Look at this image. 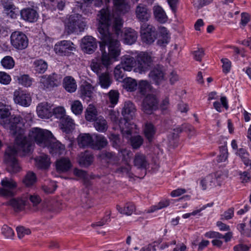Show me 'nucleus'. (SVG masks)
Returning <instances> with one entry per match:
<instances>
[{
    "mask_svg": "<svg viewBox=\"0 0 251 251\" xmlns=\"http://www.w3.org/2000/svg\"><path fill=\"white\" fill-rule=\"evenodd\" d=\"M52 105L43 102L37 106L36 111L38 116L41 118L49 119L52 116Z\"/></svg>",
    "mask_w": 251,
    "mask_h": 251,
    "instance_id": "6ab92c4d",
    "label": "nucleus"
},
{
    "mask_svg": "<svg viewBox=\"0 0 251 251\" xmlns=\"http://www.w3.org/2000/svg\"><path fill=\"white\" fill-rule=\"evenodd\" d=\"M94 88L89 83H84L80 86V97L87 101H89L93 97Z\"/></svg>",
    "mask_w": 251,
    "mask_h": 251,
    "instance_id": "412c9836",
    "label": "nucleus"
},
{
    "mask_svg": "<svg viewBox=\"0 0 251 251\" xmlns=\"http://www.w3.org/2000/svg\"><path fill=\"white\" fill-rule=\"evenodd\" d=\"M3 12L11 18H16L19 10L13 3L12 0H1Z\"/></svg>",
    "mask_w": 251,
    "mask_h": 251,
    "instance_id": "a211bd4d",
    "label": "nucleus"
},
{
    "mask_svg": "<svg viewBox=\"0 0 251 251\" xmlns=\"http://www.w3.org/2000/svg\"><path fill=\"white\" fill-rule=\"evenodd\" d=\"M141 36L143 42L150 44L157 38V32L152 25L143 23L141 26Z\"/></svg>",
    "mask_w": 251,
    "mask_h": 251,
    "instance_id": "0eeeda50",
    "label": "nucleus"
},
{
    "mask_svg": "<svg viewBox=\"0 0 251 251\" xmlns=\"http://www.w3.org/2000/svg\"><path fill=\"white\" fill-rule=\"evenodd\" d=\"M175 130H177V132H182L186 131L191 133V135H193L194 134V127L189 124H184L181 126L180 127H177L176 128Z\"/></svg>",
    "mask_w": 251,
    "mask_h": 251,
    "instance_id": "5fc2aeb1",
    "label": "nucleus"
},
{
    "mask_svg": "<svg viewBox=\"0 0 251 251\" xmlns=\"http://www.w3.org/2000/svg\"><path fill=\"white\" fill-rule=\"evenodd\" d=\"M153 15L155 20L160 23L167 22L168 17L163 8L159 6H154L153 7Z\"/></svg>",
    "mask_w": 251,
    "mask_h": 251,
    "instance_id": "393cba45",
    "label": "nucleus"
},
{
    "mask_svg": "<svg viewBox=\"0 0 251 251\" xmlns=\"http://www.w3.org/2000/svg\"><path fill=\"white\" fill-rule=\"evenodd\" d=\"M149 77L156 85H159L165 80L162 68L159 65L155 67L149 74Z\"/></svg>",
    "mask_w": 251,
    "mask_h": 251,
    "instance_id": "f3484780",
    "label": "nucleus"
},
{
    "mask_svg": "<svg viewBox=\"0 0 251 251\" xmlns=\"http://www.w3.org/2000/svg\"><path fill=\"white\" fill-rule=\"evenodd\" d=\"M120 65L123 67L124 70L130 72L136 66V60L132 56L125 55L121 58Z\"/></svg>",
    "mask_w": 251,
    "mask_h": 251,
    "instance_id": "aec40b11",
    "label": "nucleus"
},
{
    "mask_svg": "<svg viewBox=\"0 0 251 251\" xmlns=\"http://www.w3.org/2000/svg\"><path fill=\"white\" fill-rule=\"evenodd\" d=\"M143 139L140 136H135L130 137L131 145L133 149L139 148L143 144Z\"/></svg>",
    "mask_w": 251,
    "mask_h": 251,
    "instance_id": "603ef678",
    "label": "nucleus"
},
{
    "mask_svg": "<svg viewBox=\"0 0 251 251\" xmlns=\"http://www.w3.org/2000/svg\"><path fill=\"white\" fill-rule=\"evenodd\" d=\"M21 18L25 21L31 22V9L24 8L21 11Z\"/></svg>",
    "mask_w": 251,
    "mask_h": 251,
    "instance_id": "864d4df0",
    "label": "nucleus"
},
{
    "mask_svg": "<svg viewBox=\"0 0 251 251\" xmlns=\"http://www.w3.org/2000/svg\"><path fill=\"white\" fill-rule=\"evenodd\" d=\"M158 101L155 95L148 94L144 99L142 110L146 114H151L158 108Z\"/></svg>",
    "mask_w": 251,
    "mask_h": 251,
    "instance_id": "1a4fd4ad",
    "label": "nucleus"
},
{
    "mask_svg": "<svg viewBox=\"0 0 251 251\" xmlns=\"http://www.w3.org/2000/svg\"><path fill=\"white\" fill-rule=\"evenodd\" d=\"M28 200L31 201V194L24 195L21 198L12 199L7 202V204L12 207L14 210L18 212L24 209L28 203Z\"/></svg>",
    "mask_w": 251,
    "mask_h": 251,
    "instance_id": "ddd939ff",
    "label": "nucleus"
},
{
    "mask_svg": "<svg viewBox=\"0 0 251 251\" xmlns=\"http://www.w3.org/2000/svg\"><path fill=\"white\" fill-rule=\"evenodd\" d=\"M38 168L47 169L50 166V159L48 155L43 154L34 159Z\"/></svg>",
    "mask_w": 251,
    "mask_h": 251,
    "instance_id": "e433bc0d",
    "label": "nucleus"
},
{
    "mask_svg": "<svg viewBox=\"0 0 251 251\" xmlns=\"http://www.w3.org/2000/svg\"><path fill=\"white\" fill-rule=\"evenodd\" d=\"M125 70L120 64L118 65L114 70V76L117 80L122 81L124 79Z\"/></svg>",
    "mask_w": 251,
    "mask_h": 251,
    "instance_id": "09e8293b",
    "label": "nucleus"
},
{
    "mask_svg": "<svg viewBox=\"0 0 251 251\" xmlns=\"http://www.w3.org/2000/svg\"><path fill=\"white\" fill-rule=\"evenodd\" d=\"M232 232H227L223 235L218 232L209 231L205 233L204 236L209 238H223L226 242H228L232 238Z\"/></svg>",
    "mask_w": 251,
    "mask_h": 251,
    "instance_id": "c756f323",
    "label": "nucleus"
},
{
    "mask_svg": "<svg viewBox=\"0 0 251 251\" xmlns=\"http://www.w3.org/2000/svg\"><path fill=\"white\" fill-rule=\"evenodd\" d=\"M11 78L10 75L4 72H0V83L7 85L10 83Z\"/></svg>",
    "mask_w": 251,
    "mask_h": 251,
    "instance_id": "052dcab7",
    "label": "nucleus"
},
{
    "mask_svg": "<svg viewBox=\"0 0 251 251\" xmlns=\"http://www.w3.org/2000/svg\"><path fill=\"white\" fill-rule=\"evenodd\" d=\"M236 154L239 156L243 162L246 161L249 157V153L245 149L243 148H241L238 150Z\"/></svg>",
    "mask_w": 251,
    "mask_h": 251,
    "instance_id": "338daca9",
    "label": "nucleus"
},
{
    "mask_svg": "<svg viewBox=\"0 0 251 251\" xmlns=\"http://www.w3.org/2000/svg\"><path fill=\"white\" fill-rule=\"evenodd\" d=\"M86 26L82 16L79 14H74L70 16L65 24V30L68 34L83 31Z\"/></svg>",
    "mask_w": 251,
    "mask_h": 251,
    "instance_id": "423d86ee",
    "label": "nucleus"
},
{
    "mask_svg": "<svg viewBox=\"0 0 251 251\" xmlns=\"http://www.w3.org/2000/svg\"><path fill=\"white\" fill-rule=\"evenodd\" d=\"M99 116L97 108L93 104H89L85 112L86 120L89 122H94Z\"/></svg>",
    "mask_w": 251,
    "mask_h": 251,
    "instance_id": "c85d7f7f",
    "label": "nucleus"
},
{
    "mask_svg": "<svg viewBox=\"0 0 251 251\" xmlns=\"http://www.w3.org/2000/svg\"><path fill=\"white\" fill-rule=\"evenodd\" d=\"M61 79L60 75L55 73L43 75L40 79L41 87L44 89L57 87L60 83Z\"/></svg>",
    "mask_w": 251,
    "mask_h": 251,
    "instance_id": "9d476101",
    "label": "nucleus"
},
{
    "mask_svg": "<svg viewBox=\"0 0 251 251\" xmlns=\"http://www.w3.org/2000/svg\"><path fill=\"white\" fill-rule=\"evenodd\" d=\"M100 157L102 159L108 160L109 161H115L116 160V156L114 153L107 151H103L100 154Z\"/></svg>",
    "mask_w": 251,
    "mask_h": 251,
    "instance_id": "680f3d73",
    "label": "nucleus"
},
{
    "mask_svg": "<svg viewBox=\"0 0 251 251\" xmlns=\"http://www.w3.org/2000/svg\"><path fill=\"white\" fill-rule=\"evenodd\" d=\"M61 128L63 132L69 133L74 128L75 124L74 120L69 116H66L60 121Z\"/></svg>",
    "mask_w": 251,
    "mask_h": 251,
    "instance_id": "4be33fe9",
    "label": "nucleus"
},
{
    "mask_svg": "<svg viewBox=\"0 0 251 251\" xmlns=\"http://www.w3.org/2000/svg\"><path fill=\"white\" fill-rule=\"evenodd\" d=\"M137 38V32L134 29L128 28L124 31L123 39L125 43L131 45L135 42Z\"/></svg>",
    "mask_w": 251,
    "mask_h": 251,
    "instance_id": "a878e982",
    "label": "nucleus"
},
{
    "mask_svg": "<svg viewBox=\"0 0 251 251\" xmlns=\"http://www.w3.org/2000/svg\"><path fill=\"white\" fill-rule=\"evenodd\" d=\"M54 51L61 56L69 55L75 50V45L70 41H61L55 45Z\"/></svg>",
    "mask_w": 251,
    "mask_h": 251,
    "instance_id": "9b49d317",
    "label": "nucleus"
},
{
    "mask_svg": "<svg viewBox=\"0 0 251 251\" xmlns=\"http://www.w3.org/2000/svg\"><path fill=\"white\" fill-rule=\"evenodd\" d=\"M241 22H240V25H241V27L243 28L251 20V16L249 14L246 13V12H243L241 14Z\"/></svg>",
    "mask_w": 251,
    "mask_h": 251,
    "instance_id": "0e129e2a",
    "label": "nucleus"
},
{
    "mask_svg": "<svg viewBox=\"0 0 251 251\" xmlns=\"http://www.w3.org/2000/svg\"><path fill=\"white\" fill-rule=\"evenodd\" d=\"M136 109L134 105L130 101H126L122 111V114L124 119L119 121V127L121 133L126 138L130 137L134 128H136V125L131 124L129 120L134 116Z\"/></svg>",
    "mask_w": 251,
    "mask_h": 251,
    "instance_id": "20e7f679",
    "label": "nucleus"
},
{
    "mask_svg": "<svg viewBox=\"0 0 251 251\" xmlns=\"http://www.w3.org/2000/svg\"><path fill=\"white\" fill-rule=\"evenodd\" d=\"M134 166L139 169H146L148 165L146 156L143 154L137 153L134 159Z\"/></svg>",
    "mask_w": 251,
    "mask_h": 251,
    "instance_id": "2f4dec72",
    "label": "nucleus"
},
{
    "mask_svg": "<svg viewBox=\"0 0 251 251\" xmlns=\"http://www.w3.org/2000/svg\"><path fill=\"white\" fill-rule=\"evenodd\" d=\"M223 63V70L225 74L228 73L231 68V62L227 58H223L221 60Z\"/></svg>",
    "mask_w": 251,
    "mask_h": 251,
    "instance_id": "774afa93",
    "label": "nucleus"
},
{
    "mask_svg": "<svg viewBox=\"0 0 251 251\" xmlns=\"http://www.w3.org/2000/svg\"><path fill=\"white\" fill-rule=\"evenodd\" d=\"M152 86L147 80H140L138 84V89L140 93L142 95H145L151 90Z\"/></svg>",
    "mask_w": 251,
    "mask_h": 251,
    "instance_id": "ea45409f",
    "label": "nucleus"
},
{
    "mask_svg": "<svg viewBox=\"0 0 251 251\" xmlns=\"http://www.w3.org/2000/svg\"><path fill=\"white\" fill-rule=\"evenodd\" d=\"M63 87L68 92L73 93L75 91L77 85L75 79L71 76H67L63 79Z\"/></svg>",
    "mask_w": 251,
    "mask_h": 251,
    "instance_id": "cd10ccee",
    "label": "nucleus"
},
{
    "mask_svg": "<svg viewBox=\"0 0 251 251\" xmlns=\"http://www.w3.org/2000/svg\"><path fill=\"white\" fill-rule=\"evenodd\" d=\"M71 110L75 115L80 114L83 110V106L81 102L78 100L73 101L71 104Z\"/></svg>",
    "mask_w": 251,
    "mask_h": 251,
    "instance_id": "49530a36",
    "label": "nucleus"
},
{
    "mask_svg": "<svg viewBox=\"0 0 251 251\" xmlns=\"http://www.w3.org/2000/svg\"><path fill=\"white\" fill-rule=\"evenodd\" d=\"M34 68L36 73L42 74L47 69L48 65L45 61L39 60L34 62Z\"/></svg>",
    "mask_w": 251,
    "mask_h": 251,
    "instance_id": "a19ab883",
    "label": "nucleus"
},
{
    "mask_svg": "<svg viewBox=\"0 0 251 251\" xmlns=\"http://www.w3.org/2000/svg\"><path fill=\"white\" fill-rule=\"evenodd\" d=\"M93 140L94 144L92 145V148L95 149H101L105 147L108 143L106 138L101 135H96Z\"/></svg>",
    "mask_w": 251,
    "mask_h": 251,
    "instance_id": "c9c22d12",
    "label": "nucleus"
},
{
    "mask_svg": "<svg viewBox=\"0 0 251 251\" xmlns=\"http://www.w3.org/2000/svg\"><path fill=\"white\" fill-rule=\"evenodd\" d=\"M170 204L169 200H162L160 201L158 204L153 206L149 210L148 212H153L157 210H159L168 206Z\"/></svg>",
    "mask_w": 251,
    "mask_h": 251,
    "instance_id": "3c124183",
    "label": "nucleus"
},
{
    "mask_svg": "<svg viewBox=\"0 0 251 251\" xmlns=\"http://www.w3.org/2000/svg\"><path fill=\"white\" fill-rule=\"evenodd\" d=\"M135 15L140 22L146 23L151 18V12L147 5L140 3L136 7Z\"/></svg>",
    "mask_w": 251,
    "mask_h": 251,
    "instance_id": "2eb2a0df",
    "label": "nucleus"
},
{
    "mask_svg": "<svg viewBox=\"0 0 251 251\" xmlns=\"http://www.w3.org/2000/svg\"><path fill=\"white\" fill-rule=\"evenodd\" d=\"M119 93L116 90H111L109 92V99L110 103L113 104H116L119 99Z\"/></svg>",
    "mask_w": 251,
    "mask_h": 251,
    "instance_id": "4d7b16f0",
    "label": "nucleus"
},
{
    "mask_svg": "<svg viewBox=\"0 0 251 251\" xmlns=\"http://www.w3.org/2000/svg\"><path fill=\"white\" fill-rule=\"evenodd\" d=\"M78 144L80 147L85 148L94 144V140L89 134H81L77 138Z\"/></svg>",
    "mask_w": 251,
    "mask_h": 251,
    "instance_id": "bb28decb",
    "label": "nucleus"
},
{
    "mask_svg": "<svg viewBox=\"0 0 251 251\" xmlns=\"http://www.w3.org/2000/svg\"><path fill=\"white\" fill-rule=\"evenodd\" d=\"M10 38L12 46L17 50H24L28 46L27 38L22 32L15 31L13 32Z\"/></svg>",
    "mask_w": 251,
    "mask_h": 251,
    "instance_id": "6e6552de",
    "label": "nucleus"
},
{
    "mask_svg": "<svg viewBox=\"0 0 251 251\" xmlns=\"http://www.w3.org/2000/svg\"><path fill=\"white\" fill-rule=\"evenodd\" d=\"M94 122V126L98 131L104 132L107 130L108 126L106 120L103 117L99 116Z\"/></svg>",
    "mask_w": 251,
    "mask_h": 251,
    "instance_id": "7c9ffc66",
    "label": "nucleus"
},
{
    "mask_svg": "<svg viewBox=\"0 0 251 251\" xmlns=\"http://www.w3.org/2000/svg\"><path fill=\"white\" fill-rule=\"evenodd\" d=\"M61 121L66 116V111L63 107L58 106L53 109L52 116Z\"/></svg>",
    "mask_w": 251,
    "mask_h": 251,
    "instance_id": "a18cd8bd",
    "label": "nucleus"
},
{
    "mask_svg": "<svg viewBox=\"0 0 251 251\" xmlns=\"http://www.w3.org/2000/svg\"><path fill=\"white\" fill-rule=\"evenodd\" d=\"M99 24L98 31L101 40L100 50L102 52L100 62L93 61L92 70L97 74L104 68H108L120 55L121 49L118 37L122 36L123 21L119 16L111 14L108 8L102 9L98 15Z\"/></svg>",
    "mask_w": 251,
    "mask_h": 251,
    "instance_id": "f257e3e1",
    "label": "nucleus"
},
{
    "mask_svg": "<svg viewBox=\"0 0 251 251\" xmlns=\"http://www.w3.org/2000/svg\"><path fill=\"white\" fill-rule=\"evenodd\" d=\"M116 10L120 13L125 14L128 12L130 6L126 0H113Z\"/></svg>",
    "mask_w": 251,
    "mask_h": 251,
    "instance_id": "72a5a7b5",
    "label": "nucleus"
},
{
    "mask_svg": "<svg viewBox=\"0 0 251 251\" xmlns=\"http://www.w3.org/2000/svg\"><path fill=\"white\" fill-rule=\"evenodd\" d=\"M32 138L41 147H48L52 156L58 157L65 151V146L54 138L50 131L38 128H32Z\"/></svg>",
    "mask_w": 251,
    "mask_h": 251,
    "instance_id": "7ed1b4c3",
    "label": "nucleus"
},
{
    "mask_svg": "<svg viewBox=\"0 0 251 251\" xmlns=\"http://www.w3.org/2000/svg\"><path fill=\"white\" fill-rule=\"evenodd\" d=\"M74 175L83 180V183L86 186L91 184L90 179H93V176L88 175L86 172L75 168L73 171Z\"/></svg>",
    "mask_w": 251,
    "mask_h": 251,
    "instance_id": "b1692460",
    "label": "nucleus"
},
{
    "mask_svg": "<svg viewBox=\"0 0 251 251\" xmlns=\"http://www.w3.org/2000/svg\"><path fill=\"white\" fill-rule=\"evenodd\" d=\"M125 87L127 91L132 92L136 89L137 86L136 80L131 78H127L125 79Z\"/></svg>",
    "mask_w": 251,
    "mask_h": 251,
    "instance_id": "8fccbe9b",
    "label": "nucleus"
},
{
    "mask_svg": "<svg viewBox=\"0 0 251 251\" xmlns=\"http://www.w3.org/2000/svg\"><path fill=\"white\" fill-rule=\"evenodd\" d=\"M2 66L6 69H12L15 66V61L10 56H6L1 60Z\"/></svg>",
    "mask_w": 251,
    "mask_h": 251,
    "instance_id": "c03bdc74",
    "label": "nucleus"
},
{
    "mask_svg": "<svg viewBox=\"0 0 251 251\" xmlns=\"http://www.w3.org/2000/svg\"><path fill=\"white\" fill-rule=\"evenodd\" d=\"M155 133L154 126L152 124L147 123L144 128V134L149 141H151Z\"/></svg>",
    "mask_w": 251,
    "mask_h": 251,
    "instance_id": "58836bf2",
    "label": "nucleus"
},
{
    "mask_svg": "<svg viewBox=\"0 0 251 251\" xmlns=\"http://www.w3.org/2000/svg\"><path fill=\"white\" fill-rule=\"evenodd\" d=\"M153 65V58L146 52H141L137 55L136 66L133 71L139 74H144L148 71Z\"/></svg>",
    "mask_w": 251,
    "mask_h": 251,
    "instance_id": "39448f33",
    "label": "nucleus"
},
{
    "mask_svg": "<svg viewBox=\"0 0 251 251\" xmlns=\"http://www.w3.org/2000/svg\"><path fill=\"white\" fill-rule=\"evenodd\" d=\"M117 209L121 214L131 215L135 210V206L132 203L129 202L126 203L124 207H121L118 205Z\"/></svg>",
    "mask_w": 251,
    "mask_h": 251,
    "instance_id": "4c0bfd02",
    "label": "nucleus"
},
{
    "mask_svg": "<svg viewBox=\"0 0 251 251\" xmlns=\"http://www.w3.org/2000/svg\"><path fill=\"white\" fill-rule=\"evenodd\" d=\"M18 236L19 238H22L25 235H29L31 231L30 229L26 228L24 226H18L16 228Z\"/></svg>",
    "mask_w": 251,
    "mask_h": 251,
    "instance_id": "bf43d9fd",
    "label": "nucleus"
},
{
    "mask_svg": "<svg viewBox=\"0 0 251 251\" xmlns=\"http://www.w3.org/2000/svg\"><path fill=\"white\" fill-rule=\"evenodd\" d=\"M1 233L6 238H12L14 235L13 229L7 225L2 226Z\"/></svg>",
    "mask_w": 251,
    "mask_h": 251,
    "instance_id": "6e6d98bb",
    "label": "nucleus"
},
{
    "mask_svg": "<svg viewBox=\"0 0 251 251\" xmlns=\"http://www.w3.org/2000/svg\"><path fill=\"white\" fill-rule=\"evenodd\" d=\"M1 183L3 186L0 189V195L5 197H12L15 195L14 190L17 187V183L12 179L5 177Z\"/></svg>",
    "mask_w": 251,
    "mask_h": 251,
    "instance_id": "f8f14e48",
    "label": "nucleus"
},
{
    "mask_svg": "<svg viewBox=\"0 0 251 251\" xmlns=\"http://www.w3.org/2000/svg\"><path fill=\"white\" fill-rule=\"evenodd\" d=\"M72 167V164L68 158H61L56 161V168L59 173L68 171Z\"/></svg>",
    "mask_w": 251,
    "mask_h": 251,
    "instance_id": "5701e85b",
    "label": "nucleus"
},
{
    "mask_svg": "<svg viewBox=\"0 0 251 251\" xmlns=\"http://www.w3.org/2000/svg\"><path fill=\"white\" fill-rule=\"evenodd\" d=\"M81 47L85 52L91 54L97 48V44L94 38L91 36H87L82 39Z\"/></svg>",
    "mask_w": 251,
    "mask_h": 251,
    "instance_id": "dca6fc26",
    "label": "nucleus"
},
{
    "mask_svg": "<svg viewBox=\"0 0 251 251\" xmlns=\"http://www.w3.org/2000/svg\"><path fill=\"white\" fill-rule=\"evenodd\" d=\"M112 81V78L108 73H101L99 75V83L102 88H108Z\"/></svg>",
    "mask_w": 251,
    "mask_h": 251,
    "instance_id": "f704fd0d",
    "label": "nucleus"
},
{
    "mask_svg": "<svg viewBox=\"0 0 251 251\" xmlns=\"http://www.w3.org/2000/svg\"><path fill=\"white\" fill-rule=\"evenodd\" d=\"M215 178L212 175H208L201 180V184L203 190L214 185Z\"/></svg>",
    "mask_w": 251,
    "mask_h": 251,
    "instance_id": "37998d69",
    "label": "nucleus"
},
{
    "mask_svg": "<svg viewBox=\"0 0 251 251\" xmlns=\"http://www.w3.org/2000/svg\"><path fill=\"white\" fill-rule=\"evenodd\" d=\"M14 100L17 104L27 107L30 105L31 99L30 94L26 93L21 89H18L14 92Z\"/></svg>",
    "mask_w": 251,
    "mask_h": 251,
    "instance_id": "4468645a",
    "label": "nucleus"
},
{
    "mask_svg": "<svg viewBox=\"0 0 251 251\" xmlns=\"http://www.w3.org/2000/svg\"><path fill=\"white\" fill-rule=\"evenodd\" d=\"M131 170V166L126 163L125 166H120L117 168L115 172L121 174L129 175Z\"/></svg>",
    "mask_w": 251,
    "mask_h": 251,
    "instance_id": "e2e57ef3",
    "label": "nucleus"
},
{
    "mask_svg": "<svg viewBox=\"0 0 251 251\" xmlns=\"http://www.w3.org/2000/svg\"><path fill=\"white\" fill-rule=\"evenodd\" d=\"M11 106L0 102V124L6 129H9L10 132L14 136L15 145L9 146L5 151V160L7 164L8 171L10 173H17L20 171L21 167L16 158L17 154L22 151L23 155H25L31 150V138L25 135L24 125L20 116H12L9 119L7 118L11 115Z\"/></svg>",
    "mask_w": 251,
    "mask_h": 251,
    "instance_id": "f03ea898",
    "label": "nucleus"
},
{
    "mask_svg": "<svg viewBox=\"0 0 251 251\" xmlns=\"http://www.w3.org/2000/svg\"><path fill=\"white\" fill-rule=\"evenodd\" d=\"M93 161V155L88 151L81 153L79 156V163L84 167L90 166Z\"/></svg>",
    "mask_w": 251,
    "mask_h": 251,
    "instance_id": "473e14b6",
    "label": "nucleus"
},
{
    "mask_svg": "<svg viewBox=\"0 0 251 251\" xmlns=\"http://www.w3.org/2000/svg\"><path fill=\"white\" fill-rule=\"evenodd\" d=\"M234 215V208L230 207L223 214L221 215V220H229L231 219Z\"/></svg>",
    "mask_w": 251,
    "mask_h": 251,
    "instance_id": "69168bd1",
    "label": "nucleus"
},
{
    "mask_svg": "<svg viewBox=\"0 0 251 251\" xmlns=\"http://www.w3.org/2000/svg\"><path fill=\"white\" fill-rule=\"evenodd\" d=\"M16 80L20 84L25 87H30L31 85V79L28 75L24 74L17 76Z\"/></svg>",
    "mask_w": 251,
    "mask_h": 251,
    "instance_id": "79ce46f5",
    "label": "nucleus"
},
{
    "mask_svg": "<svg viewBox=\"0 0 251 251\" xmlns=\"http://www.w3.org/2000/svg\"><path fill=\"white\" fill-rule=\"evenodd\" d=\"M175 129L176 128H174L173 132L170 133L168 136L170 144L173 146H174L176 143V140L178 137V134L180 133V132H177V130Z\"/></svg>",
    "mask_w": 251,
    "mask_h": 251,
    "instance_id": "13d9d810",
    "label": "nucleus"
},
{
    "mask_svg": "<svg viewBox=\"0 0 251 251\" xmlns=\"http://www.w3.org/2000/svg\"><path fill=\"white\" fill-rule=\"evenodd\" d=\"M32 212L37 211L41 209L42 204L41 203V199L37 195H32Z\"/></svg>",
    "mask_w": 251,
    "mask_h": 251,
    "instance_id": "de8ad7c7",
    "label": "nucleus"
}]
</instances>
